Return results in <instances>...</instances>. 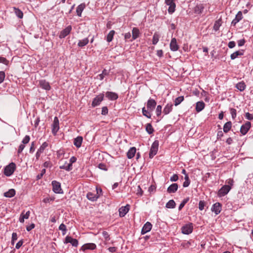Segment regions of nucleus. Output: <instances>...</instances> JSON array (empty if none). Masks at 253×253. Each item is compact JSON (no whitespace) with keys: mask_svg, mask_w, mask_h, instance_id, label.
I'll list each match as a JSON object with an SVG mask.
<instances>
[{"mask_svg":"<svg viewBox=\"0 0 253 253\" xmlns=\"http://www.w3.org/2000/svg\"><path fill=\"white\" fill-rule=\"evenodd\" d=\"M16 169V165L14 163H11L4 169V173L7 176H10L14 172Z\"/></svg>","mask_w":253,"mask_h":253,"instance_id":"nucleus-1","label":"nucleus"},{"mask_svg":"<svg viewBox=\"0 0 253 253\" xmlns=\"http://www.w3.org/2000/svg\"><path fill=\"white\" fill-rule=\"evenodd\" d=\"M159 147V142L157 140L155 141L150 149V151L149 152V157L150 158H152L157 153Z\"/></svg>","mask_w":253,"mask_h":253,"instance_id":"nucleus-2","label":"nucleus"},{"mask_svg":"<svg viewBox=\"0 0 253 253\" xmlns=\"http://www.w3.org/2000/svg\"><path fill=\"white\" fill-rule=\"evenodd\" d=\"M231 187L230 185H224L222 186L218 192V196L219 197L224 196L226 195L230 190Z\"/></svg>","mask_w":253,"mask_h":253,"instance_id":"nucleus-3","label":"nucleus"},{"mask_svg":"<svg viewBox=\"0 0 253 253\" xmlns=\"http://www.w3.org/2000/svg\"><path fill=\"white\" fill-rule=\"evenodd\" d=\"M52 190L55 193H61L62 189L61 184L59 182L54 180L52 182Z\"/></svg>","mask_w":253,"mask_h":253,"instance_id":"nucleus-4","label":"nucleus"},{"mask_svg":"<svg viewBox=\"0 0 253 253\" xmlns=\"http://www.w3.org/2000/svg\"><path fill=\"white\" fill-rule=\"evenodd\" d=\"M182 233L184 234L188 235L192 233L193 231V225L192 223L186 224L181 228Z\"/></svg>","mask_w":253,"mask_h":253,"instance_id":"nucleus-5","label":"nucleus"},{"mask_svg":"<svg viewBox=\"0 0 253 253\" xmlns=\"http://www.w3.org/2000/svg\"><path fill=\"white\" fill-rule=\"evenodd\" d=\"M165 3L169 6L168 12L170 14H172L175 11V4L174 0H165Z\"/></svg>","mask_w":253,"mask_h":253,"instance_id":"nucleus-6","label":"nucleus"},{"mask_svg":"<svg viewBox=\"0 0 253 253\" xmlns=\"http://www.w3.org/2000/svg\"><path fill=\"white\" fill-rule=\"evenodd\" d=\"M104 98V94L103 93H101L99 95H97L96 97H95L92 102V106L93 107H95L99 105L100 102L103 100Z\"/></svg>","mask_w":253,"mask_h":253,"instance_id":"nucleus-7","label":"nucleus"},{"mask_svg":"<svg viewBox=\"0 0 253 253\" xmlns=\"http://www.w3.org/2000/svg\"><path fill=\"white\" fill-rule=\"evenodd\" d=\"M251 126V124L250 122H247L244 125H242L240 128V132L243 135H245Z\"/></svg>","mask_w":253,"mask_h":253,"instance_id":"nucleus-8","label":"nucleus"},{"mask_svg":"<svg viewBox=\"0 0 253 253\" xmlns=\"http://www.w3.org/2000/svg\"><path fill=\"white\" fill-rule=\"evenodd\" d=\"M48 146V143L46 142H43L42 145L40 146L39 149L38 150L36 154V157L37 160H38L44 150V149Z\"/></svg>","mask_w":253,"mask_h":253,"instance_id":"nucleus-9","label":"nucleus"},{"mask_svg":"<svg viewBox=\"0 0 253 253\" xmlns=\"http://www.w3.org/2000/svg\"><path fill=\"white\" fill-rule=\"evenodd\" d=\"M72 30V27L71 26H67L65 29L63 30L60 33V35L59 36V37L60 39H63L65 37H66L68 35H69L71 31Z\"/></svg>","mask_w":253,"mask_h":253,"instance_id":"nucleus-10","label":"nucleus"},{"mask_svg":"<svg viewBox=\"0 0 253 253\" xmlns=\"http://www.w3.org/2000/svg\"><path fill=\"white\" fill-rule=\"evenodd\" d=\"M130 206L126 205V206L122 207L119 210V215L120 217H124L128 212Z\"/></svg>","mask_w":253,"mask_h":253,"instance_id":"nucleus-11","label":"nucleus"},{"mask_svg":"<svg viewBox=\"0 0 253 253\" xmlns=\"http://www.w3.org/2000/svg\"><path fill=\"white\" fill-rule=\"evenodd\" d=\"M157 103L156 101L153 99H149L147 102V108L150 111H153L156 106Z\"/></svg>","mask_w":253,"mask_h":253,"instance_id":"nucleus-12","label":"nucleus"},{"mask_svg":"<svg viewBox=\"0 0 253 253\" xmlns=\"http://www.w3.org/2000/svg\"><path fill=\"white\" fill-rule=\"evenodd\" d=\"M59 120L57 117H55L54 118L53 123L52 124V131L54 134H56L58 130H59Z\"/></svg>","mask_w":253,"mask_h":253,"instance_id":"nucleus-13","label":"nucleus"},{"mask_svg":"<svg viewBox=\"0 0 253 253\" xmlns=\"http://www.w3.org/2000/svg\"><path fill=\"white\" fill-rule=\"evenodd\" d=\"M211 210L215 214H219L221 211V205L218 202L214 204L211 207Z\"/></svg>","mask_w":253,"mask_h":253,"instance_id":"nucleus-14","label":"nucleus"},{"mask_svg":"<svg viewBox=\"0 0 253 253\" xmlns=\"http://www.w3.org/2000/svg\"><path fill=\"white\" fill-rule=\"evenodd\" d=\"M96 247V246L94 243H87L84 244L81 249V250L85 251L86 250H94Z\"/></svg>","mask_w":253,"mask_h":253,"instance_id":"nucleus-15","label":"nucleus"},{"mask_svg":"<svg viewBox=\"0 0 253 253\" xmlns=\"http://www.w3.org/2000/svg\"><path fill=\"white\" fill-rule=\"evenodd\" d=\"M39 85L42 88L46 90H49L51 88L49 83L44 80H41L39 82Z\"/></svg>","mask_w":253,"mask_h":253,"instance_id":"nucleus-16","label":"nucleus"},{"mask_svg":"<svg viewBox=\"0 0 253 253\" xmlns=\"http://www.w3.org/2000/svg\"><path fill=\"white\" fill-rule=\"evenodd\" d=\"M65 243H71L73 246L77 247L78 245V241L76 239H73L70 236H67L65 238Z\"/></svg>","mask_w":253,"mask_h":253,"instance_id":"nucleus-17","label":"nucleus"},{"mask_svg":"<svg viewBox=\"0 0 253 253\" xmlns=\"http://www.w3.org/2000/svg\"><path fill=\"white\" fill-rule=\"evenodd\" d=\"M152 225L149 222H147L142 227L141 230V234H145L148 232L150 231L152 229Z\"/></svg>","mask_w":253,"mask_h":253,"instance_id":"nucleus-18","label":"nucleus"},{"mask_svg":"<svg viewBox=\"0 0 253 253\" xmlns=\"http://www.w3.org/2000/svg\"><path fill=\"white\" fill-rule=\"evenodd\" d=\"M179 46L177 43L176 39L172 38L170 43V48L173 51H177L178 49Z\"/></svg>","mask_w":253,"mask_h":253,"instance_id":"nucleus-19","label":"nucleus"},{"mask_svg":"<svg viewBox=\"0 0 253 253\" xmlns=\"http://www.w3.org/2000/svg\"><path fill=\"white\" fill-rule=\"evenodd\" d=\"M105 96L107 98L111 100H115L118 98V95L117 93L111 91L106 92Z\"/></svg>","mask_w":253,"mask_h":253,"instance_id":"nucleus-20","label":"nucleus"},{"mask_svg":"<svg viewBox=\"0 0 253 253\" xmlns=\"http://www.w3.org/2000/svg\"><path fill=\"white\" fill-rule=\"evenodd\" d=\"M140 31L136 27H134L132 29V39L130 40V41H132L133 40H134L138 38L140 35Z\"/></svg>","mask_w":253,"mask_h":253,"instance_id":"nucleus-21","label":"nucleus"},{"mask_svg":"<svg viewBox=\"0 0 253 253\" xmlns=\"http://www.w3.org/2000/svg\"><path fill=\"white\" fill-rule=\"evenodd\" d=\"M30 211H28L26 212V213H24V211L22 212L20 215L19 219V221L21 223H23L24 222L25 219H28L30 216Z\"/></svg>","mask_w":253,"mask_h":253,"instance_id":"nucleus-22","label":"nucleus"},{"mask_svg":"<svg viewBox=\"0 0 253 253\" xmlns=\"http://www.w3.org/2000/svg\"><path fill=\"white\" fill-rule=\"evenodd\" d=\"M178 189V185L177 183H173L171 184L167 189V191L169 193H175Z\"/></svg>","mask_w":253,"mask_h":253,"instance_id":"nucleus-23","label":"nucleus"},{"mask_svg":"<svg viewBox=\"0 0 253 253\" xmlns=\"http://www.w3.org/2000/svg\"><path fill=\"white\" fill-rule=\"evenodd\" d=\"M204 9V6L202 4L197 5L194 8V12L196 14H201Z\"/></svg>","mask_w":253,"mask_h":253,"instance_id":"nucleus-24","label":"nucleus"},{"mask_svg":"<svg viewBox=\"0 0 253 253\" xmlns=\"http://www.w3.org/2000/svg\"><path fill=\"white\" fill-rule=\"evenodd\" d=\"M83 142V137L81 136H78L74 139V144L77 147L80 148Z\"/></svg>","mask_w":253,"mask_h":253,"instance_id":"nucleus-25","label":"nucleus"},{"mask_svg":"<svg viewBox=\"0 0 253 253\" xmlns=\"http://www.w3.org/2000/svg\"><path fill=\"white\" fill-rule=\"evenodd\" d=\"M86 197L89 200L95 201L99 198V195H95L91 192H88L87 194Z\"/></svg>","mask_w":253,"mask_h":253,"instance_id":"nucleus-26","label":"nucleus"},{"mask_svg":"<svg viewBox=\"0 0 253 253\" xmlns=\"http://www.w3.org/2000/svg\"><path fill=\"white\" fill-rule=\"evenodd\" d=\"M136 153V148L135 147H131L127 153V157L128 159H131L134 156Z\"/></svg>","mask_w":253,"mask_h":253,"instance_id":"nucleus-27","label":"nucleus"},{"mask_svg":"<svg viewBox=\"0 0 253 253\" xmlns=\"http://www.w3.org/2000/svg\"><path fill=\"white\" fill-rule=\"evenodd\" d=\"M85 8V5L84 3H82L78 5L76 9V12L78 16L81 17L82 15V13L84 8Z\"/></svg>","mask_w":253,"mask_h":253,"instance_id":"nucleus-28","label":"nucleus"},{"mask_svg":"<svg viewBox=\"0 0 253 253\" xmlns=\"http://www.w3.org/2000/svg\"><path fill=\"white\" fill-rule=\"evenodd\" d=\"M205 107V103L203 101H199L196 103V110L197 112L201 111Z\"/></svg>","mask_w":253,"mask_h":253,"instance_id":"nucleus-29","label":"nucleus"},{"mask_svg":"<svg viewBox=\"0 0 253 253\" xmlns=\"http://www.w3.org/2000/svg\"><path fill=\"white\" fill-rule=\"evenodd\" d=\"M244 54L243 50H239L234 52L232 54H231L230 57L232 60H234L238 57L239 55H243Z\"/></svg>","mask_w":253,"mask_h":253,"instance_id":"nucleus-30","label":"nucleus"},{"mask_svg":"<svg viewBox=\"0 0 253 253\" xmlns=\"http://www.w3.org/2000/svg\"><path fill=\"white\" fill-rule=\"evenodd\" d=\"M222 24V20L221 19H219L215 21L213 25V30L215 31H218L220 27Z\"/></svg>","mask_w":253,"mask_h":253,"instance_id":"nucleus-31","label":"nucleus"},{"mask_svg":"<svg viewBox=\"0 0 253 253\" xmlns=\"http://www.w3.org/2000/svg\"><path fill=\"white\" fill-rule=\"evenodd\" d=\"M232 127V123L229 121L226 123L223 126V131L225 133L228 132Z\"/></svg>","mask_w":253,"mask_h":253,"instance_id":"nucleus-32","label":"nucleus"},{"mask_svg":"<svg viewBox=\"0 0 253 253\" xmlns=\"http://www.w3.org/2000/svg\"><path fill=\"white\" fill-rule=\"evenodd\" d=\"M172 109V105L171 104H168L164 109L163 113L165 115L169 114Z\"/></svg>","mask_w":253,"mask_h":253,"instance_id":"nucleus-33","label":"nucleus"},{"mask_svg":"<svg viewBox=\"0 0 253 253\" xmlns=\"http://www.w3.org/2000/svg\"><path fill=\"white\" fill-rule=\"evenodd\" d=\"M15 195V191L13 189H9L7 192L4 193V196L6 197L11 198Z\"/></svg>","mask_w":253,"mask_h":253,"instance_id":"nucleus-34","label":"nucleus"},{"mask_svg":"<svg viewBox=\"0 0 253 253\" xmlns=\"http://www.w3.org/2000/svg\"><path fill=\"white\" fill-rule=\"evenodd\" d=\"M115 34V32L114 30L110 31L106 37V40L108 42H110L113 40Z\"/></svg>","mask_w":253,"mask_h":253,"instance_id":"nucleus-35","label":"nucleus"},{"mask_svg":"<svg viewBox=\"0 0 253 253\" xmlns=\"http://www.w3.org/2000/svg\"><path fill=\"white\" fill-rule=\"evenodd\" d=\"M236 87L240 91H242L245 90L246 88V84L243 82H241L236 84Z\"/></svg>","mask_w":253,"mask_h":253,"instance_id":"nucleus-36","label":"nucleus"},{"mask_svg":"<svg viewBox=\"0 0 253 253\" xmlns=\"http://www.w3.org/2000/svg\"><path fill=\"white\" fill-rule=\"evenodd\" d=\"M89 40L88 38H84L82 40L79 41L78 45L80 47H83L88 43Z\"/></svg>","mask_w":253,"mask_h":253,"instance_id":"nucleus-37","label":"nucleus"},{"mask_svg":"<svg viewBox=\"0 0 253 253\" xmlns=\"http://www.w3.org/2000/svg\"><path fill=\"white\" fill-rule=\"evenodd\" d=\"M59 168L60 169H64L67 171H70L73 169V167L71 166V165L68 164L67 163H65L64 165L60 166Z\"/></svg>","mask_w":253,"mask_h":253,"instance_id":"nucleus-38","label":"nucleus"},{"mask_svg":"<svg viewBox=\"0 0 253 253\" xmlns=\"http://www.w3.org/2000/svg\"><path fill=\"white\" fill-rule=\"evenodd\" d=\"M102 235L104 238V243L107 244V242L110 240V235L107 231H104L102 232Z\"/></svg>","mask_w":253,"mask_h":253,"instance_id":"nucleus-39","label":"nucleus"},{"mask_svg":"<svg viewBox=\"0 0 253 253\" xmlns=\"http://www.w3.org/2000/svg\"><path fill=\"white\" fill-rule=\"evenodd\" d=\"M166 207L169 209H173L175 207V203L173 200H170L166 204Z\"/></svg>","mask_w":253,"mask_h":253,"instance_id":"nucleus-40","label":"nucleus"},{"mask_svg":"<svg viewBox=\"0 0 253 253\" xmlns=\"http://www.w3.org/2000/svg\"><path fill=\"white\" fill-rule=\"evenodd\" d=\"M160 36L159 34L157 33H155L152 39V43L153 44L155 45L156 44L159 40Z\"/></svg>","mask_w":253,"mask_h":253,"instance_id":"nucleus-41","label":"nucleus"},{"mask_svg":"<svg viewBox=\"0 0 253 253\" xmlns=\"http://www.w3.org/2000/svg\"><path fill=\"white\" fill-rule=\"evenodd\" d=\"M142 114L144 116H145V117H146L147 118H150L151 117V114L150 113V112L151 111H150L149 110H146L145 108V107H143L142 109Z\"/></svg>","mask_w":253,"mask_h":253,"instance_id":"nucleus-42","label":"nucleus"},{"mask_svg":"<svg viewBox=\"0 0 253 253\" xmlns=\"http://www.w3.org/2000/svg\"><path fill=\"white\" fill-rule=\"evenodd\" d=\"M184 100V97L183 96H180L176 98H175L174 100V105L177 106L179 104H180Z\"/></svg>","mask_w":253,"mask_h":253,"instance_id":"nucleus-43","label":"nucleus"},{"mask_svg":"<svg viewBox=\"0 0 253 253\" xmlns=\"http://www.w3.org/2000/svg\"><path fill=\"white\" fill-rule=\"evenodd\" d=\"M146 130L149 134H152L154 131L153 128L150 124H147L146 126Z\"/></svg>","mask_w":253,"mask_h":253,"instance_id":"nucleus-44","label":"nucleus"},{"mask_svg":"<svg viewBox=\"0 0 253 253\" xmlns=\"http://www.w3.org/2000/svg\"><path fill=\"white\" fill-rule=\"evenodd\" d=\"M14 11L15 14L18 18H22L23 17V12L20 9H19L18 8H14Z\"/></svg>","mask_w":253,"mask_h":253,"instance_id":"nucleus-45","label":"nucleus"},{"mask_svg":"<svg viewBox=\"0 0 253 253\" xmlns=\"http://www.w3.org/2000/svg\"><path fill=\"white\" fill-rule=\"evenodd\" d=\"M184 179H185V181L184 182V183L183 184V186L184 187H187L189 185L190 183V181L189 180L188 175H186Z\"/></svg>","mask_w":253,"mask_h":253,"instance_id":"nucleus-46","label":"nucleus"},{"mask_svg":"<svg viewBox=\"0 0 253 253\" xmlns=\"http://www.w3.org/2000/svg\"><path fill=\"white\" fill-rule=\"evenodd\" d=\"M59 229L62 231V234L63 235L66 234L67 230H66V226L64 224H63V223L61 224L59 227Z\"/></svg>","mask_w":253,"mask_h":253,"instance_id":"nucleus-47","label":"nucleus"},{"mask_svg":"<svg viewBox=\"0 0 253 253\" xmlns=\"http://www.w3.org/2000/svg\"><path fill=\"white\" fill-rule=\"evenodd\" d=\"M230 114L232 116V118L234 120L236 117V110L234 108H231L230 109Z\"/></svg>","mask_w":253,"mask_h":253,"instance_id":"nucleus-48","label":"nucleus"},{"mask_svg":"<svg viewBox=\"0 0 253 253\" xmlns=\"http://www.w3.org/2000/svg\"><path fill=\"white\" fill-rule=\"evenodd\" d=\"M17 240V235L16 233H13L12 234V239H11V244L13 245L14 244L15 241Z\"/></svg>","mask_w":253,"mask_h":253,"instance_id":"nucleus-49","label":"nucleus"},{"mask_svg":"<svg viewBox=\"0 0 253 253\" xmlns=\"http://www.w3.org/2000/svg\"><path fill=\"white\" fill-rule=\"evenodd\" d=\"M238 22H239L243 18V15L241 11H239L236 14L235 18Z\"/></svg>","mask_w":253,"mask_h":253,"instance_id":"nucleus-50","label":"nucleus"},{"mask_svg":"<svg viewBox=\"0 0 253 253\" xmlns=\"http://www.w3.org/2000/svg\"><path fill=\"white\" fill-rule=\"evenodd\" d=\"M162 106L161 105H158L157 107L156 110V113L157 116H159L162 112Z\"/></svg>","mask_w":253,"mask_h":253,"instance_id":"nucleus-51","label":"nucleus"},{"mask_svg":"<svg viewBox=\"0 0 253 253\" xmlns=\"http://www.w3.org/2000/svg\"><path fill=\"white\" fill-rule=\"evenodd\" d=\"M30 138L29 135H26L22 140L23 144H25L29 143Z\"/></svg>","mask_w":253,"mask_h":253,"instance_id":"nucleus-52","label":"nucleus"},{"mask_svg":"<svg viewBox=\"0 0 253 253\" xmlns=\"http://www.w3.org/2000/svg\"><path fill=\"white\" fill-rule=\"evenodd\" d=\"M188 199H184L182 201V202L180 204V205L179 206L178 210H181L183 208V207L184 206L185 204L188 202Z\"/></svg>","mask_w":253,"mask_h":253,"instance_id":"nucleus-53","label":"nucleus"},{"mask_svg":"<svg viewBox=\"0 0 253 253\" xmlns=\"http://www.w3.org/2000/svg\"><path fill=\"white\" fill-rule=\"evenodd\" d=\"M245 118L248 120H253V115L247 112L245 114Z\"/></svg>","mask_w":253,"mask_h":253,"instance_id":"nucleus-54","label":"nucleus"},{"mask_svg":"<svg viewBox=\"0 0 253 253\" xmlns=\"http://www.w3.org/2000/svg\"><path fill=\"white\" fill-rule=\"evenodd\" d=\"M0 63H2L5 65H8L9 61L5 58L0 57Z\"/></svg>","mask_w":253,"mask_h":253,"instance_id":"nucleus-55","label":"nucleus"},{"mask_svg":"<svg viewBox=\"0 0 253 253\" xmlns=\"http://www.w3.org/2000/svg\"><path fill=\"white\" fill-rule=\"evenodd\" d=\"M5 73L3 71L0 72V84H1L5 78Z\"/></svg>","mask_w":253,"mask_h":253,"instance_id":"nucleus-56","label":"nucleus"},{"mask_svg":"<svg viewBox=\"0 0 253 253\" xmlns=\"http://www.w3.org/2000/svg\"><path fill=\"white\" fill-rule=\"evenodd\" d=\"M205 202L202 201H200L199 203V209L200 211H202L204 209Z\"/></svg>","mask_w":253,"mask_h":253,"instance_id":"nucleus-57","label":"nucleus"},{"mask_svg":"<svg viewBox=\"0 0 253 253\" xmlns=\"http://www.w3.org/2000/svg\"><path fill=\"white\" fill-rule=\"evenodd\" d=\"M45 169H42L41 173L37 176V179H41L43 175L45 173Z\"/></svg>","mask_w":253,"mask_h":253,"instance_id":"nucleus-58","label":"nucleus"},{"mask_svg":"<svg viewBox=\"0 0 253 253\" xmlns=\"http://www.w3.org/2000/svg\"><path fill=\"white\" fill-rule=\"evenodd\" d=\"M108 110L107 107H103L102 108L101 114L103 115H106L108 114Z\"/></svg>","mask_w":253,"mask_h":253,"instance_id":"nucleus-59","label":"nucleus"},{"mask_svg":"<svg viewBox=\"0 0 253 253\" xmlns=\"http://www.w3.org/2000/svg\"><path fill=\"white\" fill-rule=\"evenodd\" d=\"M98 168L100 169H102V170H107L106 166L105 164H102V163H101V164H99Z\"/></svg>","mask_w":253,"mask_h":253,"instance_id":"nucleus-60","label":"nucleus"},{"mask_svg":"<svg viewBox=\"0 0 253 253\" xmlns=\"http://www.w3.org/2000/svg\"><path fill=\"white\" fill-rule=\"evenodd\" d=\"M178 176L177 174H173L170 178L171 181H176L178 180Z\"/></svg>","mask_w":253,"mask_h":253,"instance_id":"nucleus-61","label":"nucleus"},{"mask_svg":"<svg viewBox=\"0 0 253 253\" xmlns=\"http://www.w3.org/2000/svg\"><path fill=\"white\" fill-rule=\"evenodd\" d=\"M104 72H106V70H104L102 72V73L98 75L97 77V78L100 80H102L104 78Z\"/></svg>","mask_w":253,"mask_h":253,"instance_id":"nucleus-62","label":"nucleus"},{"mask_svg":"<svg viewBox=\"0 0 253 253\" xmlns=\"http://www.w3.org/2000/svg\"><path fill=\"white\" fill-rule=\"evenodd\" d=\"M23 241L20 240L16 245L15 248L17 249H19L23 245Z\"/></svg>","mask_w":253,"mask_h":253,"instance_id":"nucleus-63","label":"nucleus"},{"mask_svg":"<svg viewBox=\"0 0 253 253\" xmlns=\"http://www.w3.org/2000/svg\"><path fill=\"white\" fill-rule=\"evenodd\" d=\"M235 42L234 41H231L228 43V45L230 48H232L235 47Z\"/></svg>","mask_w":253,"mask_h":253,"instance_id":"nucleus-64","label":"nucleus"}]
</instances>
